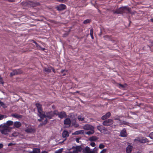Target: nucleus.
Instances as JSON below:
<instances>
[{
    "label": "nucleus",
    "instance_id": "nucleus-28",
    "mask_svg": "<svg viewBox=\"0 0 153 153\" xmlns=\"http://www.w3.org/2000/svg\"><path fill=\"white\" fill-rule=\"evenodd\" d=\"M98 139V138L97 137L95 136H93L89 138V140L91 141H95L97 140Z\"/></svg>",
    "mask_w": 153,
    "mask_h": 153
},
{
    "label": "nucleus",
    "instance_id": "nucleus-3",
    "mask_svg": "<svg viewBox=\"0 0 153 153\" xmlns=\"http://www.w3.org/2000/svg\"><path fill=\"white\" fill-rule=\"evenodd\" d=\"M68 117L70 119V120L73 125H75V127H77L79 126L78 124H76V118L75 115L74 114L72 113L70 114L69 115Z\"/></svg>",
    "mask_w": 153,
    "mask_h": 153
},
{
    "label": "nucleus",
    "instance_id": "nucleus-46",
    "mask_svg": "<svg viewBox=\"0 0 153 153\" xmlns=\"http://www.w3.org/2000/svg\"><path fill=\"white\" fill-rule=\"evenodd\" d=\"M67 153H76V152H75L74 150L73 151H70L68 152Z\"/></svg>",
    "mask_w": 153,
    "mask_h": 153
},
{
    "label": "nucleus",
    "instance_id": "nucleus-54",
    "mask_svg": "<svg viewBox=\"0 0 153 153\" xmlns=\"http://www.w3.org/2000/svg\"><path fill=\"white\" fill-rule=\"evenodd\" d=\"M8 1L10 2H13L14 1V0H8Z\"/></svg>",
    "mask_w": 153,
    "mask_h": 153
},
{
    "label": "nucleus",
    "instance_id": "nucleus-51",
    "mask_svg": "<svg viewBox=\"0 0 153 153\" xmlns=\"http://www.w3.org/2000/svg\"><path fill=\"white\" fill-rule=\"evenodd\" d=\"M61 152V151H60V149H59V150L57 151V152H56L57 153H60Z\"/></svg>",
    "mask_w": 153,
    "mask_h": 153
},
{
    "label": "nucleus",
    "instance_id": "nucleus-14",
    "mask_svg": "<svg viewBox=\"0 0 153 153\" xmlns=\"http://www.w3.org/2000/svg\"><path fill=\"white\" fill-rule=\"evenodd\" d=\"M22 124L19 121L15 122L13 124V128H19L21 126Z\"/></svg>",
    "mask_w": 153,
    "mask_h": 153
},
{
    "label": "nucleus",
    "instance_id": "nucleus-30",
    "mask_svg": "<svg viewBox=\"0 0 153 153\" xmlns=\"http://www.w3.org/2000/svg\"><path fill=\"white\" fill-rule=\"evenodd\" d=\"M94 132V129L89 130V131H88L85 133V134H86L90 135L91 134H93Z\"/></svg>",
    "mask_w": 153,
    "mask_h": 153
},
{
    "label": "nucleus",
    "instance_id": "nucleus-19",
    "mask_svg": "<svg viewBox=\"0 0 153 153\" xmlns=\"http://www.w3.org/2000/svg\"><path fill=\"white\" fill-rule=\"evenodd\" d=\"M132 146L130 145H128L126 148L127 153H130L132 149Z\"/></svg>",
    "mask_w": 153,
    "mask_h": 153
},
{
    "label": "nucleus",
    "instance_id": "nucleus-4",
    "mask_svg": "<svg viewBox=\"0 0 153 153\" xmlns=\"http://www.w3.org/2000/svg\"><path fill=\"white\" fill-rule=\"evenodd\" d=\"M36 105L37 107L38 111V115L39 117H42L43 116V111L42 105L39 103H36Z\"/></svg>",
    "mask_w": 153,
    "mask_h": 153
},
{
    "label": "nucleus",
    "instance_id": "nucleus-5",
    "mask_svg": "<svg viewBox=\"0 0 153 153\" xmlns=\"http://www.w3.org/2000/svg\"><path fill=\"white\" fill-rule=\"evenodd\" d=\"M113 123V121L112 120L109 119L104 121L102 123V124L104 126H108L112 125Z\"/></svg>",
    "mask_w": 153,
    "mask_h": 153
},
{
    "label": "nucleus",
    "instance_id": "nucleus-49",
    "mask_svg": "<svg viewBox=\"0 0 153 153\" xmlns=\"http://www.w3.org/2000/svg\"><path fill=\"white\" fill-rule=\"evenodd\" d=\"M13 145V144L12 143H10L8 144V146H12Z\"/></svg>",
    "mask_w": 153,
    "mask_h": 153
},
{
    "label": "nucleus",
    "instance_id": "nucleus-16",
    "mask_svg": "<svg viewBox=\"0 0 153 153\" xmlns=\"http://www.w3.org/2000/svg\"><path fill=\"white\" fill-rule=\"evenodd\" d=\"M111 115V113L110 112H108L107 113L105 114L104 115H103L102 117V120H105L109 117Z\"/></svg>",
    "mask_w": 153,
    "mask_h": 153
},
{
    "label": "nucleus",
    "instance_id": "nucleus-31",
    "mask_svg": "<svg viewBox=\"0 0 153 153\" xmlns=\"http://www.w3.org/2000/svg\"><path fill=\"white\" fill-rule=\"evenodd\" d=\"M103 126L102 125L98 126H97V129L101 132L102 131Z\"/></svg>",
    "mask_w": 153,
    "mask_h": 153
},
{
    "label": "nucleus",
    "instance_id": "nucleus-15",
    "mask_svg": "<svg viewBox=\"0 0 153 153\" xmlns=\"http://www.w3.org/2000/svg\"><path fill=\"white\" fill-rule=\"evenodd\" d=\"M25 131L28 133H30L34 132L35 131V130L34 128H33L30 127L25 129Z\"/></svg>",
    "mask_w": 153,
    "mask_h": 153
},
{
    "label": "nucleus",
    "instance_id": "nucleus-2",
    "mask_svg": "<svg viewBox=\"0 0 153 153\" xmlns=\"http://www.w3.org/2000/svg\"><path fill=\"white\" fill-rule=\"evenodd\" d=\"M134 141L135 142H139L142 143H145L149 142L148 139L143 137H137L134 139Z\"/></svg>",
    "mask_w": 153,
    "mask_h": 153
},
{
    "label": "nucleus",
    "instance_id": "nucleus-60",
    "mask_svg": "<svg viewBox=\"0 0 153 153\" xmlns=\"http://www.w3.org/2000/svg\"><path fill=\"white\" fill-rule=\"evenodd\" d=\"M64 71V70H62V72H63Z\"/></svg>",
    "mask_w": 153,
    "mask_h": 153
},
{
    "label": "nucleus",
    "instance_id": "nucleus-6",
    "mask_svg": "<svg viewBox=\"0 0 153 153\" xmlns=\"http://www.w3.org/2000/svg\"><path fill=\"white\" fill-rule=\"evenodd\" d=\"M83 128L84 129L86 130H90L93 129H94V127L92 125L87 124L85 125L83 127Z\"/></svg>",
    "mask_w": 153,
    "mask_h": 153
},
{
    "label": "nucleus",
    "instance_id": "nucleus-59",
    "mask_svg": "<svg viewBox=\"0 0 153 153\" xmlns=\"http://www.w3.org/2000/svg\"><path fill=\"white\" fill-rule=\"evenodd\" d=\"M1 100H0V103H1Z\"/></svg>",
    "mask_w": 153,
    "mask_h": 153
},
{
    "label": "nucleus",
    "instance_id": "nucleus-40",
    "mask_svg": "<svg viewBox=\"0 0 153 153\" xmlns=\"http://www.w3.org/2000/svg\"><path fill=\"white\" fill-rule=\"evenodd\" d=\"M98 150V148L96 147H94L93 150H92V151H93L95 153V152H97Z\"/></svg>",
    "mask_w": 153,
    "mask_h": 153
},
{
    "label": "nucleus",
    "instance_id": "nucleus-7",
    "mask_svg": "<svg viewBox=\"0 0 153 153\" xmlns=\"http://www.w3.org/2000/svg\"><path fill=\"white\" fill-rule=\"evenodd\" d=\"M82 152L83 153H94L93 151H92V149L87 146L82 150Z\"/></svg>",
    "mask_w": 153,
    "mask_h": 153
},
{
    "label": "nucleus",
    "instance_id": "nucleus-23",
    "mask_svg": "<svg viewBox=\"0 0 153 153\" xmlns=\"http://www.w3.org/2000/svg\"><path fill=\"white\" fill-rule=\"evenodd\" d=\"M84 133L83 131L81 130H78L75 131L73 134L74 135H78L80 134H83Z\"/></svg>",
    "mask_w": 153,
    "mask_h": 153
},
{
    "label": "nucleus",
    "instance_id": "nucleus-47",
    "mask_svg": "<svg viewBox=\"0 0 153 153\" xmlns=\"http://www.w3.org/2000/svg\"><path fill=\"white\" fill-rule=\"evenodd\" d=\"M119 85L120 86V87H122V88H124L125 87V86L120 84Z\"/></svg>",
    "mask_w": 153,
    "mask_h": 153
},
{
    "label": "nucleus",
    "instance_id": "nucleus-8",
    "mask_svg": "<svg viewBox=\"0 0 153 153\" xmlns=\"http://www.w3.org/2000/svg\"><path fill=\"white\" fill-rule=\"evenodd\" d=\"M62 137L65 138L64 140H63L64 141L66 140L67 137H68L69 133L67 131L64 130L62 133Z\"/></svg>",
    "mask_w": 153,
    "mask_h": 153
},
{
    "label": "nucleus",
    "instance_id": "nucleus-33",
    "mask_svg": "<svg viewBox=\"0 0 153 153\" xmlns=\"http://www.w3.org/2000/svg\"><path fill=\"white\" fill-rule=\"evenodd\" d=\"M34 153H39L40 152V150L39 148H34L33 149Z\"/></svg>",
    "mask_w": 153,
    "mask_h": 153
},
{
    "label": "nucleus",
    "instance_id": "nucleus-56",
    "mask_svg": "<svg viewBox=\"0 0 153 153\" xmlns=\"http://www.w3.org/2000/svg\"><path fill=\"white\" fill-rule=\"evenodd\" d=\"M29 153H34L33 151L32 152H29Z\"/></svg>",
    "mask_w": 153,
    "mask_h": 153
},
{
    "label": "nucleus",
    "instance_id": "nucleus-38",
    "mask_svg": "<svg viewBox=\"0 0 153 153\" xmlns=\"http://www.w3.org/2000/svg\"><path fill=\"white\" fill-rule=\"evenodd\" d=\"M6 116L3 115H1L0 114V120L3 119L4 118H6Z\"/></svg>",
    "mask_w": 153,
    "mask_h": 153
},
{
    "label": "nucleus",
    "instance_id": "nucleus-35",
    "mask_svg": "<svg viewBox=\"0 0 153 153\" xmlns=\"http://www.w3.org/2000/svg\"><path fill=\"white\" fill-rule=\"evenodd\" d=\"M90 21L91 20L89 19H86L84 21L83 23L84 24H87L89 23Z\"/></svg>",
    "mask_w": 153,
    "mask_h": 153
},
{
    "label": "nucleus",
    "instance_id": "nucleus-52",
    "mask_svg": "<svg viewBox=\"0 0 153 153\" xmlns=\"http://www.w3.org/2000/svg\"><path fill=\"white\" fill-rule=\"evenodd\" d=\"M115 127H116V125H113L112 126V127L113 128H115Z\"/></svg>",
    "mask_w": 153,
    "mask_h": 153
},
{
    "label": "nucleus",
    "instance_id": "nucleus-42",
    "mask_svg": "<svg viewBox=\"0 0 153 153\" xmlns=\"http://www.w3.org/2000/svg\"><path fill=\"white\" fill-rule=\"evenodd\" d=\"M91 146L92 147H94L95 145V143L94 142H91L90 143Z\"/></svg>",
    "mask_w": 153,
    "mask_h": 153
},
{
    "label": "nucleus",
    "instance_id": "nucleus-17",
    "mask_svg": "<svg viewBox=\"0 0 153 153\" xmlns=\"http://www.w3.org/2000/svg\"><path fill=\"white\" fill-rule=\"evenodd\" d=\"M119 10L120 11V13H126V11H128V9L126 7H120Z\"/></svg>",
    "mask_w": 153,
    "mask_h": 153
},
{
    "label": "nucleus",
    "instance_id": "nucleus-10",
    "mask_svg": "<svg viewBox=\"0 0 153 153\" xmlns=\"http://www.w3.org/2000/svg\"><path fill=\"white\" fill-rule=\"evenodd\" d=\"M0 131L2 134H7L10 132V129L7 127H5L2 130H1Z\"/></svg>",
    "mask_w": 153,
    "mask_h": 153
},
{
    "label": "nucleus",
    "instance_id": "nucleus-36",
    "mask_svg": "<svg viewBox=\"0 0 153 153\" xmlns=\"http://www.w3.org/2000/svg\"><path fill=\"white\" fill-rule=\"evenodd\" d=\"M104 147H105V146L102 144H100L99 146V148L100 149H103Z\"/></svg>",
    "mask_w": 153,
    "mask_h": 153
},
{
    "label": "nucleus",
    "instance_id": "nucleus-12",
    "mask_svg": "<svg viewBox=\"0 0 153 153\" xmlns=\"http://www.w3.org/2000/svg\"><path fill=\"white\" fill-rule=\"evenodd\" d=\"M120 136L121 137H126L127 136L125 128H124L121 131Z\"/></svg>",
    "mask_w": 153,
    "mask_h": 153
},
{
    "label": "nucleus",
    "instance_id": "nucleus-29",
    "mask_svg": "<svg viewBox=\"0 0 153 153\" xmlns=\"http://www.w3.org/2000/svg\"><path fill=\"white\" fill-rule=\"evenodd\" d=\"M77 118L79 121H82L84 120V117L83 116L80 115L78 116Z\"/></svg>",
    "mask_w": 153,
    "mask_h": 153
},
{
    "label": "nucleus",
    "instance_id": "nucleus-32",
    "mask_svg": "<svg viewBox=\"0 0 153 153\" xmlns=\"http://www.w3.org/2000/svg\"><path fill=\"white\" fill-rule=\"evenodd\" d=\"M13 121L11 120H8L6 122V124L8 126H11L13 125Z\"/></svg>",
    "mask_w": 153,
    "mask_h": 153
},
{
    "label": "nucleus",
    "instance_id": "nucleus-43",
    "mask_svg": "<svg viewBox=\"0 0 153 153\" xmlns=\"http://www.w3.org/2000/svg\"><path fill=\"white\" fill-rule=\"evenodd\" d=\"M107 151L106 149H104L100 152V153H105Z\"/></svg>",
    "mask_w": 153,
    "mask_h": 153
},
{
    "label": "nucleus",
    "instance_id": "nucleus-20",
    "mask_svg": "<svg viewBox=\"0 0 153 153\" xmlns=\"http://www.w3.org/2000/svg\"><path fill=\"white\" fill-rule=\"evenodd\" d=\"M44 71L48 73L50 72L51 71V70H52L53 72H55V70L53 68L51 67V68H45L44 69Z\"/></svg>",
    "mask_w": 153,
    "mask_h": 153
},
{
    "label": "nucleus",
    "instance_id": "nucleus-21",
    "mask_svg": "<svg viewBox=\"0 0 153 153\" xmlns=\"http://www.w3.org/2000/svg\"><path fill=\"white\" fill-rule=\"evenodd\" d=\"M82 148L80 146H77L76 148L74 150L76 152V153H78L79 152H80L82 151Z\"/></svg>",
    "mask_w": 153,
    "mask_h": 153
},
{
    "label": "nucleus",
    "instance_id": "nucleus-13",
    "mask_svg": "<svg viewBox=\"0 0 153 153\" xmlns=\"http://www.w3.org/2000/svg\"><path fill=\"white\" fill-rule=\"evenodd\" d=\"M66 113L64 111H61L59 112L58 117L61 119H62L66 117Z\"/></svg>",
    "mask_w": 153,
    "mask_h": 153
},
{
    "label": "nucleus",
    "instance_id": "nucleus-24",
    "mask_svg": "<svg viewBox=\"0 0 153 153\" xmlns=\"http://www.w3.org/2000/svg\"><path fill=\"white\" fill-rule=\"evenodd\" d=\"M12 116L13 117L16 118H21L22 117V115L16 114H12Z\"/></svg>",
    "mask_w": 153,
    "mask_h": 153
},
{
    "label": "nucleus",
    "instance_id": "nucleus-18",
    "mask_svg": "<svg viewBox=\"0 0 153 153\" xmlns=\"http://www.w3.org/2000/svg\"><path fill=\"white\" fill-rule=\"evenodd\" d=\"M20 73L19 69L15 70L13 71L12 72L10 73V75L11 76H12L18 74Z\"/></svg>",
    "mask_w": 153,
    "mask_h": 153
},
{
    "label": "nucleus",
    "instance_id": "nucleus-53",
    "mask_svg": "<svg viewBox=\"0 0 153 153\" xmlns=\"http://www.w3.org/2000/svg\"><path fill=\"white\" fill-rule=\"evenodd\" d=\"M42 153H48L46 151H43L42 152Z\"/></svg>",
    "mask_w": 153,
    "mask_h": 153
},
{
    "label": "nucleus",
    "instance_id": "nucleus-48",
    "mask_svg": "<svg viewBox=\"0 0 153 153\" xmlns=\"http://www.w3.org/2000/svg\"><path fill=\"white\" fill-rule=\"evenodd\" d=\"M3 147V145L1 143L0 144V149L2 148Z\"/></svg>",
    "mask_w": 153,
    "mask_h": 153
},
{
    "label": "nucleus",
    "instance_id": "nucleus-1",
    "mask_svg": "<svg viewBox=\"0 0 153 153\" xmlns=\"http://www.w3.org/2000/svg\"><path fill=\"white\" fill-rule=\"evenodd\" d=\"M53 113L52 111L43 113V116L42 117H40V118L38 119L39 121H42L43 122L39 125V126H41L46 124L47 122V118H52L53 117Z\"/></svg>",
    "mask_w": 153,
    "mask_h": 153
},
{
    "label": "nucleus",
    "instance_id": "nucleus-27",
    "mask_svg": "<svg viewBox=\"0 0 153 153\" xmlns=\"http://www.w3.org/2000/svg\"><path fill=\"white\" fill-rule=\"evenodd\" d=\"M33 42L35 44L36 46L39 49H40L42 51H44L45 49V48H42L37 44V43L35 42L34 41H33Z\"/></svg>",
    "mask_w": 153,
    "mask_h": 153
},
{
    "label": "nucleus",
    "instance_id": "nucleus-26",
    "mask_svg": "<svg viewBox=\"0 0 153 153\" xmlns=\"http://www.w3.org/2000/svg\"><path fill=\"white\" fill-rule=\"evenodd\" d=\"M33 42L35 44L36 46L39 49H40L42 51H44L45 49V48H42L37 44V43L35 42L34 41H33Z\"/></svg>",
    "mask_w": 153,
    "mask_h": 153
},
{
    "label": "nucleus",
    "instance_id": "nucleus-61",
    "mask_svg": "<svg viewBox=\"0 0 153 153\" xmlns=\"http://www.w3.org/2000/svg\"><path fill=\"white\" fill-rule=\"evenodd\" d=\"M125 122H123V123L124 124V123H125Z\"/></svg>",
    "mask_w": 153,
    "mask_h": 153
},
{
    "label": "nucleus",
    "instance_id": "nucleus-44",
    "mask_svg": "<svg viewBox=\"0 0 153 153\" xmlns=\"http://www.w3.org/2000/svg\"><path fill=\"white\" fill-rule=\"evenodd\" d=\"M90 35H93V28H91L90 29Z\"/></svg>",
    "mask_w": 153,
    "mask_h": 153
},
{
    "label": "nucleus",
    "instance_id": "nucleus-45",
    "mask_svg": "<svg viewBox=\"0 0 153 153\" xmlns=\"http://www.w3.org/2000/svg\"><path fill=\"white\" fill-rule=\"evenodd\" d=\"M0 105L1 106H3V107H4V103L2 102L0 103Z\"/></svg>",
    "mask_w": 153,
    "mask_h": 153
},
{
    "label": "nucleus",
    "instance_id": "nucleus-34",
    "mask_svg": "<svg viewBox=\"0 0 153 153\" xmlns=\"http://www.w3.org/2000/svg\"><path fill=\"white\" fill-rule=\"evenodd\" d=\"M52 113H53V117L55 115H56V116L58 115V116L59 112H58V111L55 110L54 111L52 112Z\"/></svg>",
    "mask_w": 153,
    "mask_h": 153
},
{
    "label": "nucleus",
    "instance_id": "nucleus-41",
    "mask_svg": "<svg viewBox=\"0 0 153 153\" xmlns=\"http://www.w3.org/2000/svg\"><path fill=\"white\" fill-rule=\"evenodd\" d=\"M18 133L17 132H14L13 133V136L14 137H16L18 135Z\"/></svg>",
    "mask_w": 153,
    "mask_h": 153
},
{
    "label": "nucleus",
    "instance_id": "nucleus-9",
    "mask_svg": "<svg viewBox=\"0 0 153 153\" xmlns=\"http://www.w3.org/2000/svg\"><path fill=\"white\" fill-rule=\"evenodd\" d=\"M66 8V6L64 4H61L57 6L56 7L57 9L59 11H61L65 9Z\"/></svg>",
    "mask_w": 153,
    "mask_h": 153
},
{
    "label": "nucleus",
    "instance_id": "nucleus-57",
    "mask_svg": "<svg viewBox=\"0 0 153 153\" xmlns=\"http://www.w3.org/2000/svg\"><path fill=\"white\" fill-rule=\"evenodd\" d=\"M151 20L152 22H153V18L152 19H151Z\"/></svg>",
    "mask_w": 153,
    "mask_h": 153
},
{
    "label": "nucleus",
    "instance_id": "nucleus-58",
    "mask_svg": "<svg viewBox=\"0 0 153 153\" xmlns=\"http://www.w3.org/2000/svg\"><path fill=\"white\" fill-rule=\"evenodd\" d=\"M1 83L2 84H3V83H3V82H1Z\"/></svg>",
    "mask_w": 153,
    "mask_h": 153
},
{
    "label": "nucleus",
    "instance_id": "nucleus-11",
    "mask_svg": "<svg viewBox=\"0 0 153 153\" xmlns=\"http://www.w3.org/2000/svg\"><path fill=\"white\" fill-rule=\"evenodd\" d=\"M71 122L70 119L69 118H66L64 121V123L65 125H67L68 127H70Z\"/></svg>",
    "mask_w": 153,
    "mask_h": 153
},
{
    "label": "nucleus",
    "instance_id": "nucleus-22",
    "mask_svg": "<svg viewBox=\"0 0 153 153\" xmlns=\"http://www.w3.org/2000/svg\"><path fill=\"white\" fill-rule=\"evenodd\" d=\"M103 128L102 131L101 133L105 134H107L109 133V131L107 130L106 128L103 126Z\"/></svg>",
    "mask_w": 153,
    "mask_h": 153
},
{
    "label": "nucleus",
    "instance_id": "nucleus-25",
    "mask_svg": "<svg viewBox=\"0 0 153 153\" xmlns=\"http://www.w3.org/2000/svg\"><path fill=\"white\" fill-rule=\"evenodd\" d=\"M33 42L35 44L36 46L39 49H40L42 51H44L45 49V48H42L37 44V43L35 42L34 41H33Z\"/></svg>",
    "mask_w": 153,
    "mask_h": 153
},
{
    "label": "nucleus",
    "instance_id": "nucleus-37",
    "mask_svg": "<svg viewBox=\"0 0 153 153\" xmlns=\"http://www.w3.org/2000/svg\"><path fill=\"white\" fill-rule=\"evenodd\" d=\"M148 137L151 139L153 140V132H152L150 133Z\"/></svg>",
    "mask_w": 153,
    "mask_h": 153
},
{
    "label": "nucleus",
    "instance_id": "nucleus-39",
    "mask_svg": "<svg viewBox=\"0 0 153 153\" xmlns=\"http://www.w3.org/2000/svg\"><path fill=\"white\" fill-rule=\"evenodd\" d=\"M114 119L115 120H117L119 121H120L119 117L118 116H116L114 117Z\"/></svg>",
    "mask_w": 153,
    "mask_h": 153
},
{
    "label": "nucleus",
    "instance_id": "nucleus-62",
    "mask_svg": "<svg viewBox=\"0 0 153 153\" xmlns=\"http://www.w3.org/2000/svg\"><path fill=\"white\" fill-rule=\"evenodd\" d=\"M2 126L1 125H0V126Z\"/></svg>",
    "mask_w": 153,
    "mask_h": 153
},
{
    "label": "nucleus",
    "instance_id": "nucleus-50",
    "mask_svg": "<svg viewBox=\"0 0 153 153\" xmlns=\"http://www.w3.org/2000/svg\"><path fill=\"white\" fill-rule=\"evenodd\" d=\"M76 142L78 143H79V139L78 138H76Z\"/></svg>",
    "mask_w": 153,
    "mask_h": 153
},
{
    "label": "nucleus",
    "instance_id": "nucleus-55",
    "mask_svg": "<svg viewBox=\"0 0 153 153\" xmlns=\"http://www.w3.org/2000/svg\"><path fill=\"white\" fill-rule=\"evenodd\" d=\"M91 38L92 39H93L94 38V37L93 36V35H91Z\"/></svg>",
    "mask_w": 153,
    "mask_h": 153
}]
</instances>
